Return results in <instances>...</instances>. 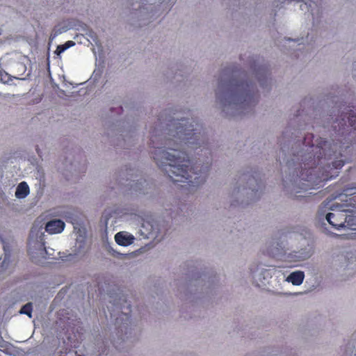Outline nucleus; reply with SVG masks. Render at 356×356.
Returning <instances> with one entry per match:
<instances>
[{
  "mask_svg": "<svg viewBox=\"0 0 356 356\" xmlns=\"http://www.w3.org/2000/svg\"><path fill=\"white\" fill-rule=\"evenodd\" d=\"M318 105V98L316 96L308 95L304 97L300 102L302 109H316Z\"/></svg>",
  "mask_w": 356,
  "mask_h": 356,
  "instance_id": "nucleus-10",
  "label": "nucleus"
},
{
  "mask_svg": "<svg viewBox=\"0 0 356 356\" xmlns=\"http://www.w3.org/2000/svg\"><path fill=\"white\" fill-rule=\"evenodd\" d=\"M29 193V187L25 181L19 183L15 191V196L17 198H24Z\"/></svg>",
  "mask_w": 356,
  "mask_h": 356,
  "instance_id": "nucleus-14",
  "label": "nucleus"
},
{
  "mask_svg": "<svg viewBox=\"0 0 356 356\" xmlns=\"http://www.w3.org/2000/svg\"><path fill=\"white\" fill-rule=\"evenodd\" d=\"M75 44V43L73 42V41H67L64 44H63L64 46V47L65 48V49L74 46Z\"/></svg>",
  "mask_w": 356,
  "mask_h": 356,
  "instance_id": "nucleus-18",
  "label": "nucleus"
},
{
  "mask_svg": "<svg viewBox=\"0 0 356 356\" xmlns=\"http://www.w3.org/2000/svg\"><path fill=\"white\" fill-rule=\"evenodd\" d=\"M340 118L337 130L339 134L343 135L347 131H356V113H341Z\"/></svg>",
  "mask_w": 356,
  "mask_h": 356,
  "instance_id": "nucleus-6",
  "label": "nucleus"
},
{
  "mask_svg": "<svg viewBox=\"0 0 356 356\" xmlns=\"http://www.w3.org/2000/svg\"><path fill=\"white\" fill-rule=\"evenodd\" d=\"M134 238L131 236H128L123 232H118L115 236V242L123 246H127L132 243Z\"/></svg>",
  "mask_w": 356,
  "mask_h": 356,
  "instance_id": "nucleus-12",
  "label": "nucleus"
},
{
  "mask_svg": "<svg viewBox=\"0 0 356 356\" xmlns=\"http://www.w3.org/2000/svg\"><path fill=\"white\" fill-rule=\"evenodd\" d=\"M65 223L61 220H52L49 221L45 226L46 231L51 234H58L63 232Z\"/></svg>",
  "mask_w": 356,
  "mask_h": 356,
  "instance_id": "nucleus-9",
  "label": "nucleus"
},
{
  "mask_svg": "<svg viewBox=\"0 0 356 356\" xmlns=\"http://www.w3.org/2000/svg\"><path fill=\"white\" fill-rule=\"evenodd\" d=\"M32 310V304L31 302H28L21 308L19 312L20 314H26L29 317H31Z\"/></svg>",
  "mask_w": 356,
  "mask_h": 356,
  "instance_id": "nucleus-16",
  "label": "nucleus"
},
{
  "mask_svg": "<svg viewBox=\"0 0 356 356\" xmlns=\"http://www.w3.org/2000/svg\"><path fill=\"white\" fill-rule=\"evenodd\" d=\"M165 0H136L131 3L130 18L146 24L155 18L159 13V6Z\"/></svg>",
  "mask_w": 356,
  "mask_h": 356,
  "instance_id": "nucleus-5",
  "label": "nucleus"
},
{
  "mask_svg": "<svg viewBox=\"0 0 356 356\" xmlns=\"http://www.w3.org/2000/svg\"><path fill=\"white\" fill-rule=\"evenodd\" d=\"M339 199L342 203L330 205L329 202H323L319 209V216L324 214L323 209H328L332 212L325 216L327 221L337 229L348 227L356 230V186H346L342 192L334 199Z\"/></svg>",
  "mask_w": 356,
  "mask_h": 356,
  "instance_id": "nucleus-4",
  "label": "nucleus"
},
{
  "mask_svg": "<svg viewBox=\"0 0 356 356\" xmlns=\"http://www.w3.org/2000/svg\"><path fill=\"white\" fill-rule=\"evenodd\" d=\"M168 138L163 147H155L156 141L162 140L161 135L152 134L150 144L154 148L151 152L157 165L164 171L175 184L184 183L181 188L198 186L206 181L208 167L202 165H191L188 154L179 149L186 145L193 149L202 146L203 135L199 124L189 119H172L167 124Z\"/></svg>",
  "mask_w": 356,
  "mask_h": 356,
  "instance_id": "nucleus-1",
  "label": "nucleus"
},
{
  "mask_svg": "<svg viewBox=\"0 0 356 356\" xmlns=\"http://www.w3.org/2000/svg\"><path fill=\"white\" fill-rule=\"evenodd\" d=\"M71 28H72V24L68 20L63 21V22L58 23L51 31V33L50 37H49L50 40H53L58 35L67 31Z\"/></svg>",
  "mask_w": 356,
  "mask_h": 356,
  "instance_id": "nucleus-8",
  "label": "nucleus"
},
{
  "mask_svg": "<svg viewBox=\"0 0 356 356\" xmlns=\"http://www.w3.org/2000/svg\"><path fill=\"white\" fill-rule=\"evenodd\" d=\"M300 0H296V1H299ZM285 1H288V2H291V1H295V0H284V1H282V3H284Z\"/></svg>",
  "mask_w": 356,
  "mask_h": 356,
  "instance_id": "nucleus-20",
  "label": "nucleus"
},
{
  "mask_svg": "<svg viewBox=\"0 0 356 356\" xmlns=\"http://www.w3.org/2000/svg\"><path fill=\"white\" fill-rule=\"evenodd\" d=\"M28 58L25 56H21V60L15 63L13 66V73L15 76L19 77L23 75L26 71V63L28 62Z\"/></svg>",
  "mask_w": 356,
  "mask_h": 356,
  "instance_id": "nucleus-11",
  "label": "nucleus"
},
{
  "mask_svg": "<svg viewBox=\"0 0 356 356\" xmlns=\"http://www.w3.org/2000/svg\"><path fill=\"white\" fill-rule=\"evenodd\" d=\"M314 135L308 134L304 137L302 145L311 149L307 153L300 151L301 161L303 167L300 173V179L307 183H302V188L308 189L319 188L324 183L337 176L333 170L341 169L345 164L343 160H336L332 163H325L326 160H330L335 154L337 144L332 145L323 138H319L316 145L313 143Z\"/></svg>",
  "mask_w": 356,
  "mask_h": 356,
  "instance_id": "nucleus-2",
  "label": "nucleus"
},
{
  "mask_svg": "<svg viewBox=\"0 0 356 356\" xmlns=\"http://www.w3.org/2000/svg\"><path fill=\"white\" fill-rule=\"evenodd\" d=\"M15 95L6 94L5 95V97L10 98L11 97H15Z\"/></svg>",
  "mask_w": 356,
  "mask_h": 356,
  "instance_id": "nucleus-19",
  "label": "nucleus"
},
{
  "mask_svg": "<svg viewBox=\"0 0 356 356\" xmlns=\"http://www.w3.org/2000/svg\"><path fill=\"white\" fill-rule=\"evenodd\" d=\"M215 99L216 104L222 107L250 108L259 103L260 92L254 81L222 73L218 79Z\"/></svg>",
  "mask_w": 356,
  "mask_h": 356,
  "instance_id": "nucleus-3",
  "label": "nucleus"
},
{
  "mask_svg": "<svg viewBox=\"0 0 356 356\" xmlns=\"http://www.w3.org/2000/svg\"><path fill=\"white\" fill-rule=\"evenodd\" d=\"M305 275L302 271H296L291 273L287 278L289 282H291L293 285H300L304 280Z\"/></svg>",
  "mask_w": 356,
  "mask_h": 356,
  "instance_id": "nucleus-13",
  "label": "nucleus"
},
{
  "mask_svg": "<svg viewBox=\"0 0 356 356\" xmlns=\"http://www.w3.org/2000/svg\"><path fill=\"white\" fill-rule=\"evenodd\" d=\"M300 8L302 10L307 9L310 12L314 20L318 21L322 15L321 8L315 2L310 1L309 3H302Z\"/></svg>",
  "mask_w": 356,
  "mask_h": 356,
  "instance_id": "nucleus-7",
  "label": "nucleus"
},
{
  "mask_svg": "<svg viewBox=\"0 0 356 356\" xmlns=\"http://www.w3.org/2000/svg\"><path fill=\"white\" fill-rule=\"evenodd\" d=\"M13 79H22L19 77L15 76H11L6 72H0V80L3 83H9Z\"/></svg>",
  "mask_w": 356,
  "mask_h": 356,
  "instance_id": "nucleus-15",
  "label": "nucleus"
},
{
  "mask_svg": "<svg viewBox=\"0 0 356 356\" xmlns=\"http://www.w3.org/2000/svg\"><path fill=\"white\" fill-rule=\"evenodd\" d=\"M66 49L64 47V46L63 44L61 45H58L56 48V50L55 51V53L58 55V56H60V54L61 53H63V51H65Z\"/></svg>",
  "mask_w": 356,
  "mask_h": 356,
  "instance_id": "nucleus-17",
  "label": "nucleus"
}]
</instances>
